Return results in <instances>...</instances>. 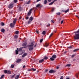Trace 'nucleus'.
I'll list each match as a JSON object with an SVG mask.
<instances>
[{
    "instance_id": "nucleus-43",
    "label": "nucleus",
    "mask_w": 79,
    "mask_h": 79,
    "mask_svg": "<svg viewBox=\"0 0 79 79\" xmlns=\"http://www.w3.org/2000/svg\"><path fill=\"white\" fill-rule=\"evenodd\" d=\"M50 23H48V24L47 25V27H49L50 26Z\"/></svg>"
},
{
    "instance_id": "nucleus-15",
    "label": "nucleus",
    "mask_w": 79,
    "mask_h": 79,
    "mask_svg": "<svg viewBox=\"0 0 79 79\" xmlns=\"http://www.w3.org/2000/svg\"><path fill=\"white\" fill-rule=\"evenodd\" d=\"M1 31L2 32H3L4 33L5 31V29H3V28H2L1 30Z\"/></svg>"
},
{
    "instance_id": "nucleus-50",
    "label": "nucleus",
    "mask_w": 79,
    "mask_h": 79,
    "mask_svg": "<svg viewBox=\"0 0 79 79\" xmlns=\"http://www.w3.org/2000/svg\"><path fill=\"white\" fill-rule=\"evenodd\" d=\"M51 22H52V23H55V21L53 20H51Z\"/></svg>"
},
{
    "instance_id": "nucleus-10",
    "label": "nucleus",
    "mask_w": 79,
    "mask_h": 79,
    "mask_svg": "<svg viewBox=\"0 0 79 79\" xmlns=\"http://www.w3.org/2000/svg\"><path fill=\"white\" fill-rule=\"evenodd\" d=\"M21 59H18L16 60V62L17 63H19V62H21Z\"/></svg>"
},
{
    "instance_id": "nucleus-2",
    "label": "nucleus",
    "mask_w": 79,
    "mask_h": 79,
    "mask_svg": "<svg viewBox=\"0 0 79 79\" xmlns=\"http://www.w3.org/2000/svg\"><path fill=\"white\" fill-rule=\"evenodd\" d=\"M74 38L75 40H78V39H79V34L77 33V34H76L74 36Z\"/></svg>"
},
{
    "instance_id": "nucleus-59",
    "label": "nucleus",
    "mask_w": 79,
    "mask_h": 79,
    "mask_svg": "<svg viewBox=\"0 0 79 79\" xmlns=\"http://www.w3.org/2000/svg\"><path fill=\"white\" fill-rule=\"evenodd\" d=\"M36 32H37V33L38 34H39V31H36Z\"/></svg>"
},
{
    "instance_id": "nucleus-31",
    "label": "nucleus",
    "mask_w": 79,
    "mask_h": 79,
    "mask_svg": "<svg viewBox=\"0 0 79 79\" xmlns=\"http://www.w3.org/2000/svg\"><path fill=\"white\" fill-rule=\"evenodd\" d=\"M15 34L17 35H18L19 34V31H15Z\"/></svg>"
},
{
    "instance_id": "nucleus-63",
    "label": "nucleus",
    "mask_w": 79,
    "mask_h": 79,
    "mask_svg": "<svg viewBox=\"0 0 79 79\" xmlns=\"http://www.w3.org/2000/svg\"><path fill=\"white\" fill-rule=\"evenodd\" d=\"M17 50H19V49L18 48H17Z\"/></svg>"
},
{
    "instance_id": "nucleus-39",
    "label": "nucleus",
    "mask_w": 79,
    "mask_h": 79,
    "mask_svg": "<svg viewBox=\"0 0 79 79\" xmlns=\"http://www.w3.org/2000/svg\"><path fill=\"white\" fill-rule=\"evenodd\" d=\"M43 41V39H41L40 40V43H42V42Z\"/></svg>"
},
{
    "instance_id": "nucleus-5",
    "label": "nucleus",
    "mask_w": 79,
    "mask_h": 79,
    "mask_svg": "<svg viewBox=\"0 0 79 79\" xmlns=\"http://www.w3.org/2000/svg\"><path fill=\"white\" fill-rule=\"evenodd\" d=\"M27 45V42H25L23 43L22 44V46L23 47H24L23 48H27V47L26 46Z\"/></svg>"
},
{
    "instance_id": "nucleus-41",
    "label": "nucleus",
    "mask_w": 79,
    "mask_h": 79,
    "mask_svg": "<svg viewBox=\"0 0 79 79\" xmlns=\"http://www.w3.org/2000/svg\"><path fill=\"white\" fill-rule=\"evenodd\" d=\"M52 35H53V33H51V35H50L49 36V38H50V37H52Z\"/></svg>"
},
{
    "instance_id": "nucleus-3",
    "label": "nucleus",
    "mask_w": 79,
    "mask_h": 79,
    "mask_svg": "<svg viewBox=\"0 0 79 79\" xmlns=\"http://www.w3.org/2000/svg\"><path fill=\"white\" fill-rule=\"evenodd\" d=\"M56 56L55 55H52V57L50 58V59L51 61H54L55 60V58H56Z\"/></svg>"
},
{
    "instance_id": "nucleus-57",
    "label": "nucleus",
    "mask_w": 79,
    "mask_h": 79,
    "mask_svg": "<svg viewBox=\"0 0 79 79\" xmlns=\"http://www.w3.org/2000/svg\"><path fill=\"white\" fill-rule=\"evenodd\" d=\"M21 18H21V17H20L19 18V19H21Z\"/></svg>"
},
{
    "instance_id": "nucleus-1",
    "label": "nucleus",
    "mask_w": 79,
    "mask_h": 79,
    "mask_svg": "<svg viewBox=\"0 0 79 79\" xmlns=\"http://www.w3.org/2000/svg\"><path fill=\"white\" fill-rule=\"evenodd\" d=\"M34 44L33 43H31V44L27 45V47H28V49L29 50H32L34 49Z\"/></svg>"
},
{
    "instance_id": "nucleus-61",
    "label": "nucleus",
    "mask_w": 79,
    "mask_h": 79,
    "mask_svg": "<svg viewBox=\"0 0 79 79\" xmlns=\"http://www.w3.org/2000/svg\"><path fill=\"white\" fill-rule=\"evenodd\" d=\"M65 79H70L69 77H68L67 78H66Z\"/></svg>"
},
{
    "instance_id": "nucleus-37",
    "label": "nucleus",
    "mask_w": 79,
    "mask_h": 79,
    "mask_svg": "<svg viewBox=\"0 0 79 79\" xmlns=\"http://www.w3.org/2000/svg\"><path fill=\"white\" fill-rule=\"evenodd\" d=\"M3 77H4V75H2L1 76L0 79H2V78H3Z\"/></svg>"
},
{
    "instance_id": "nucleus-21",
    "label": "nucleus",
    "mask_w": 79,
    "mask_h": 79,
    "mask_svg": "<svg viewBox=\"0 0 79 79\" xmlns=\"http://www.w3.org/2000/svg\"><path fill=\"white\" fill-rule=\"evenodd\" d=\"M47 3V0H45L44 1V5H46Z\"/></svg>"
},
{
    "instance_id": "nucleus-8",
    "label": "nucleus",
    "mask_w": 79,
    "mask_h": 79,
    "mask_svg": "<svg viewBox=\"0 0 79 79\" xmlns=\"http://www.w3.org/2000/svg\"><path fill=\"white\" fill-rule=\"evenodd\" d=\"M15 24L11 23L10 24V26L11 27H12V28L14 27V26H15Z\"/></svg>"
},
{
    "instance_id": "nucleus-22",
    "label": "nucleus",
    "mask_w": 79,
    "mask_h": 79,
    "mask_svg": "<svg viewBox=\"0 0 79 79\" xmlns=\"http://www.w3.org/2000/svg\"><path fill=\"white\" fill-rule=\"evenodd\" d=\"M19 10L20 11H21L23 10V8L20 6L19 7Z\"/></svg>"
},
{
    "instance_id": "nucleus-45",
    "label": "nucleus",
    "mask_w": 79,
    "mask_h": 79,
    "mask_svg": "<svg viewBox=\"0 0 79 79\" xmlns=\"http://www.w3.org/2000/svg\"><path fill=\"white\" fill-rule=\"evenodd\" d=\"M74 56H75V55H73L71 57L73 58V57H74Z\"/></svg>"
},
{
    "instance_id": "nucleus-28",
    "label": "nucleus",
    "mask_w": 79,
    "mask_h": 79,
    "mask_svg": "<svg viewBox=\"0 0 79 79\" xmlns=\"http://www.w3.org/2000/svg\"><path fill=\"white\" fill-rule=\"evenodd\" d=\"M14 3H17L18 2V0H14Z\"/></svg>"
},
{
    "instance_id": "nucleus-18",
    "label": "nucleus",
    "mask_w": 79,
    "mask_h": 79,
    "mask_svg": "<svg viewBox=\"0 0 79 79\" xmlns=\"http://www.w3.org/2000/svg\"><path fill=\"white\" fill-rule=\"evenodd\" d=\"M29 20H30V21H32L33 20V18L32 17H31L30 18Z\"/></svg>"
},
{
    "instance_id": "nucleus-6",
    "label": "nucleus",
    "mask_w": 79,
    "mask_h": 79,
    "mask_svg": "<svg viewBox=\"0 0 79 79\" xmlns=\"http://www.w3.org/2000/svg\"><path fill=\"white\" fill-rule=\"evenodd\" d=\"M32 9H31L29 10V11L28 13L27 14V16H30V15H31V11H32Z\"/></svg>"
},
{
    "instance_id": "nucleus-64",
    "label": "nucleus",
    "mask_w": 79,
    "mask_h": 79,
    "mask_svg": "<svg viewBox=\"0 0 79 79\" xmlns=\"http://www.w3.org/2000/svg\"><path fill=\"white\" fill-rule=\"evenodd\" d=\"M35 47H36V45H35Z\"/></svg>"
},
{
    "instance_id": "nucleus-27",
    "label": "nucleus",
    "mask_w": 79,
    "mask_h": 79,
    "mask_svg": "<svg viewBox=\"0 0 79 79\" xmlns=\"http://www.w3.org/2000/svg\"><path fill=\"white\" fill-rule=\"evenodd\" d=\"M11 71L10 70H7V74H11Z\"/></svg>"
},
{
    "instance_id": "nucleus-29",
    "label": "nucleus",
    "mask_w": 79,
    "mask_h": 79,
    "mask_svg": "<svg viewBox=\"0 0 79 79\" xmlns=\"http://www.w3.org/2000/svg\"><path fill=\"white\" fill-rule=\"evenodd\" d=\"M79 73H78L76 74V77H77V78L78 77V76L79 75Z\"/></svg>"
},
{
    "instance_id": "nucleus-38",
    "label": "nucleus",
    "mask_w": 79,
    "mask_h": 79,
    "mask_svg": "<svg viewBox=\"0 0 79 79\" xmlns=\"http://www.w3.org/2000/svg\"><path fill=\"white\" fill-rule=\"evenodd\" d=\"M66 66H68V67L71 66V64H67L66 65Z\"/></svg>"
},
{
    "instance_id": "nucleus-46",
    "label": "nucleus",
    "mask_w": 79,
    "mask_h": 79,
    "mask_svg": "<svg viewBox=\"0 0 79 79\" xmlns=\"http://www.w3.org/2000/svg\"><path fill=\"white\" fill-rule=\"evenodd\" d=\"M31 21L29 20L28 22V23L30 24V23H31Z\"/></svg>"
},
{
    "instance_id": "nucleus-42",
    "label": "nucleus",
    "mask_w": 79,
    "mask_h": 79,
    "mask_svg": "<svg viewBox=\"0 0 79 79\" xmlns=\"http://www.w3.org/2000/svg\"><path fill=\"white\" fill-rule=\"evenodd\" d=\"M11 67L12 68H14V66L13 64H12L11 65Z\"/></svg>"
},
{
    "instance_id": "nucleus-16",
    "label": "nucleus",
    "mask_w": 79,
    "mask_h": 79,
    "mask_svg": "<svg viewBox=\"0 0 79 79\" xmlns=\"http://www.w3.org/2000/svg\"><path fill=\"white\" fill-rule=\"evenodd\" d=\"M44 61V59H42L41 60H39V63H42L43 61Z\"/></svg>"
},
{
    "instance_id": "nucleus-9",
    "label": "nucleus",
    "mask_w": 79,
    "mask_h": 79,
    "mask_svg": "<svg viewBox=\"0 0 79 79\" xmlns=\"http://www.w3.org/2000/svg\"><path fill=\"white\" fill-rule=\"evenodd\" d=\"M56 1H57V0H54L53 1L50 3L49 5H53V3L55 2H56Z\"/></svg>"
},
{
    "instance_id": "nucleus-25",
    "label": "nucleus",
    "mask_w": 79,
    "mask_h": 79,
    "mask_svg": "<svg viewBox=\"0 0 79 79\" xmlns=\"http://www.w3.org/2000/svg\"><path fill=\"white\" fill-rule=\"evenodd\" d=\"M74 33L75 34H79V29L77 31L74 32Z\"/></svg>"
},
{
    "instance_id": "nucleus-24",
    "label": "nucleus",
    "mask_w": 79,
    "mask_h": 79,
    "mask_svg": "<svg viewBox=\"0 0 79 79\" xmlns=\"http://www.w3.org/2000/svg\"><path fill=\"white\" fill-rule=\"evenodd\" d=\"M8 72V70H5L4 71V73L5 74H7V73Z\"/></svg>"
},
{
    "instance_id": "nucleus-11",
    "label": "nucleus",
    "mask_w": 79,
    "mask_h": 79,
    "mask_svg": "<svg viewBox=\"0 0 79 79\" xmlns=\"http://www.w3.org/2000/svg\"><path fill=\"white\" fill-rule=\"evenodd\" d=\"M16 21H17V19L16 18H15L13 21V23L14 24H16Z\"/></svg>"
},
{
    "instance_id": "nucleus-30",
    "label": "nucleus",
    "mask_w": 79,
    "mask_h": 79,
    "mask_svg": "<svg viewBox=\"0 0 79 79\" xmlns=\"http://www.w3.org/2000/svg\"><path fill=\"white\" fill-rule=\"evenodd\" d=\"M15 53H16V55H18V51L17 50H16Z\"/></svg>"
},
{
    "instance_id": "nucleus-54",
    "label": "nucleus",
    "mask_w": 79,
    "mask_h": 79,
    "mask_svg": "<svg viewBox=\"0 0 79 79\" xmlns=\"http://www.w3.org/2000/svg\"><path fill=\"white\" fill-rule=\"evenodd\" d=\"M26 68V66H25V65H24L23 66V68Z\"/></svg>"
},
{
    "instance_id": "nucleus-17",
    "label": "nucleus",
    "mask_w": 79,
    "mask_h": 79,
    "mask_svg": "<svg viewBox=\"0 0 79 79\" xmlns=\"http://www.w3.org/2000/svg\"><path fill=\"white\" fill-rule=\"evenodd\" d=\"M31 3V0H29L28 2H26V4H29Z\"/></svg>"
},
{
    "instance_id": "nucleus-40",
    "label": "nucleus",
    "mask_w": 79,
    "mask_h": 79,
    "mask_svg": "<svg viewBox=\"0 0 79 79\" xmlns=\"http://www.w3.org/2000/svg\"><path fill=\"white\" fill-rule=\"evenodd\" d=\"M54 10H55V8H52V11L53 12V11H54Z\"/></svg>"
},
{
    "instance_id": "nucleus-44",
    "label": "nucleus",
    "mask_w": 79,
    "mask_h": 79,
    "mask_svg": "<svg viewBox=\"0 0 79 79\" xmlns=\"http://www.w3.org/2000/svg\"><path fill=\"white\" fill-rule=\"evenodd\" d=\"M27 71H32V69H28Z\"/></svg>"
},
{
    "instance_id": "nucleus-12",
    "label": "nucleus",
    "mask_w": 79,
    "mask_h": 79,
    "mask_svg": "<svg viewBox=\"0 0 79 79\" xmlns=\"http://www.w3.org/2000/svg\"><path fill=\"white\" fill-rule=\"evenodd\" d=\"M27 55V53H25L22 56V58H24L25 56H26Z\"/></svg>"
},
{
    "instance_id": "nucleus-7",
    "label": "nucleus",
    "mask_w": 79,
    "mask_h": 79,
    "mask_svg": "<svg viewBox=\"0 0 79 79\" xmlns=\"http://www.w3.org/2000/svg\"><path fill=\"white\" fill-rule=\"evenodd\" d=\"M49 45V43L48 42L44 44V47H48Z\"/></svg>"
},
{
    "instance_id": "nucleus-13",
    "label": "nucleus",
    "mask_w": 79,
    "mask_h": 79,
    "mask_svg": "<svg viewBox=\"0 0 79 79\" xmlns=\"http://www.w3.org/2000/svg\"><path fill=\"white\" fill-rule=\"evenodd\" d=\"M49 73H54V70H53L51 69L49 71Z\"/></svg>"
},
{
    "instance_id": "nucleus-26",
    "label": "nucleus",
    "mask_w": 79,
    "mask_h": 79,
    "mask_svg": "<svg viewBox=\"0 0 79 79\" xmlns=\"http://www.w3.org/2000/svg\"><path fill=\"white\" fill-rule=\"evenodd\" d=\"M40 6V4H39L36 5V8H38V7H39V6Z\"/></svg>"
},
{
    "instance_id": "nucleus-20",
    "label": "nucleus",
    "mask_w": 79,
    "mask_h": 79,
    "mask_svg": "<svg viewBox=\"0 0 79 79\" xmlns=\"http://www.w3.org/2000/svg\"><path fill=\"white\" fill-rule=\"evenodd\" d=\"M19 75H18L16 76V77H15V79H18L19 78Z\"/></svg>"
},
{
    "instance_id": "nucleus-51",
    "label": "nucleus",
    "mask_w": 79,
    "mask_h": 79,
    "mask_svg": "<svg viewBox=\"0 0 79 79\" xmlns=\"http://www.w3.org/2000/svg\"><path fill=\"white\" fill-rule=\"evenodd\" d=\"M21 50H22V48H19V51H21Z\"/></svg>"
},
{
    "instance_id": "nucleus-14",
    "label": "nucleus",
    "mask_w": 79,
    "mask_h": 79,
    "mask_svg": "<svg viewBox=\"0 0 79 79\" xmlns=\"http://www.w3.org/2000/svg\"><path fill=\"white\" fill-rule=\"evenodd\" d=\"M69 9H68L67 10L64 11V12L65 13H68V12H69Z\"/></svg>"
},
{
    "instance_id": "nucleus-48",
    "label": "nucleus",
    "mask_w": 79,
    "mask_h": 79,
    "mask_svg": "<svg viewBox=\"0 0 79 79\" xmlns=\"http://www.w3.org/2000/svg\"><path fill=\"white\" fill-rule=\"evenodd\" d=\"M15 75H12V76H11V77H12V78H13L14 77H15Z\"/></svg>"
},
{
    "instance_id": "nucleus-36",
    "label": "nucleus",
    "mask_w": 79,
    "mask_h": 79,
    "mask_svg": "<svg viewBox=\"0 0 79 79\" xmlns=\"http://www.w3.org/2000/svg\"><path fill=\"white\" fill-rule=\"evenodd\" d=\"M36 70V69H34L33 68L31 69V71H35Z\"/></svg>"
},
{
    "instance_id": "nucleus-32",
    "label": "nucleus",
    "mask_w": 79,
    "mask_h": 79,
    "mask_svg": "<svg viewBox=\"0 0 79 79\" xmlns=\"http://www.w3.org/2000/svg\"><path fill=\"white\" fill-rule=\"evenodd\" d=\"M18 35H15L14 38H15V39H18Z\"/></svg>"
},
{
    "instance_id": "nucleus-56",
    "label": "nucleus",
    "mask_w": 79,
    "mask_h": 79,
    "mask_svg": "<svg viewBox=\"0 0 79 79\" xmlns=\"http://www.w3.org/2000/svg\"><path fill=\"white\" fill-rule=\"evenodd\" d=\"M40 0H37L36 1V2H39V1H40Z\"/></svg>"
},
{
    "instance_id": "nucleus-58",
    "label": "nucleus",
    "mask_w": 79,
    "mask_h": 79,
    "mask_svg": "<svg viewBox=\"0 0 79 79\" xmlns=\"http://www.w3.org/2000/svg\"><path fill=\"white\" fill-rule=\"evenodd\" d=\"M20 2H23V1H24V0H19Z\"/></svg>"
},
{
    "instance_id": "nucleus-62",
    "label": "nucleus",
    "mask_w": 79,
    "mask_h": 79,
    "mask_svg": "<svg viewBox=\"0 0 79 79\" xmlns=\"http://www.w3.org/2000/svg\"><path fill=\"white\" fill-rule=\"evenodd\" d=\"M54 32H55V33H56V31H55Z\"/></svg>"
},
{
    "instance_id": "nucleus-4",
    "label": "nucleus",
    "mask_w": 79,
    "mask_h": 79,
    "mask_svg": "<svg viewBox=\"0 0 79 79\" xmlns=\"http://www.w3.org/2000/svg\"><path fill=\"white\" fill-rule=\"evenodd\" d=\"M14 5V3H12L10 4L8 6L9 8H12L13 7Z\"/></svg>"
},
{
    "instance_id": "nucleus-52",
    "label": "nucleus",
    "mask_w": 79,
    "mask_h": 79,
    "mask_svg": "<svg viewBox=\"0 0 79 79\" xmlns=\"http://www.w3.org/2000/svg\"><path fill=\"white\" fill-rule=\"evenodd\" d=\"M63 20H62L61 22V24H63Z\"/></svg>"
},
{
    "instance_id": "nucleus-47",
    "label": "nucleus",
    "mask_w": 79,
    "mask_h": 79,
    "mask_svg": "<svg viewBox=\"0 0 79 79\" xmlns=\"http://www.w3.org/2000/svg\"><path fill=\"white\" fill-rule=\"evenodd\" d=\"M73 48V47H72V46H70L68 47V48Z\"/></svg>"
},
{
    "instance_id": "nucleus-53",
    "label": "nucleus",
    "mask_w": 79,
    "mask_h": 79,
    "mask_svg": "<svg viewBox=\"0 0 79 79\" xmlns=\"http://www.w3.org/2000/svg\"><path fill=\"white\" fill-rule=\"evenodd\" d=\"M48 2H51L52 0H48Z\"/></svg>"
},
{
    "instance_id": "nucleus-19",
    "label": "nucleus",
    "mask_w": 79,
    "mask_h": 79,
    "mask_svg": "<svg viewBox=\"0 0 79 79\" xmlns=\"http://www.w3.org/2000/svg\"><path fill=\"white\" fill-rule=\"evenodd\" d=\"M79 50V49H74L73 50V52H77V51H78Z\"/></svg>"
},
{
    "instance_id": "nucleus-60",
    "label": "nucleus",
    "mask_w": 79,
    "mask_h": 79,
    "mask_svg": "<svg viewBox=\"0 0 79 79\" xmlns=\"http://www.w3.org/2000/svg\"><path fill=\"white\" fill-rule=\"evenodd\" d=\"M48 71V69H47L45 70V72H47Z\"/></svg>"
},
{
    "instance_id": "nucleus-55",
    "label": "nucleus",
    "mask_w": 79,
    "mask_h": 79,
    "mask_svg": "<svg viewBox=\"0 0 79 79\" xmlns=\"http://www.w3.org/2000/svg\"><path fill=\"white\" fill-rule=\"evenodd\" d=\"M60 68V67L59 66H57L56 67V69H59Z\"/></svg>"
},
{
    "instance_id": "nucleus-35",
    "label": "nucleus",
    "mask_w": 79,
    "mask_h": 79,
    "mask_svg": "<svg viewBox=\"0 0 79 79\" xmlns=\"http://www.w3.org/2000/svg\"><path fill=\"white\" fill-rule=\"evenodd\" d=\"M44 60H47L48 59V57H45L44 58Z\"/></svg>"
},
{
    "instance_id": "nucleus-34",
    "label": "nucleus",
    "mask_w": 79,
    "mask_h": 79,
    "mask_svg": "<svg viewBox=\"0 0 79 79\" xmlns=\"http://www.w3.org/2000/svg\"><path fill=\"white\" fill-rule=\"evenodd\" d=\"M1 26H4V25H5V24H4V23H1Z\"/></svg>"
},
{
    "instance_id": "nucleus-49",
    "label": "nucleus",
    "mask_w": 79,
    "mask_h": 79,
    "mask_svg": "<svg viewBox=\"0 0 79 79\" xmlns=\"http://www.w3.org/2000/svg\"><path fill=\"white\" fill-rule=\"evenodd\" d=\"M26 19H29V17L27 16L26 17Z\"/></svg>"
},
{
    "instance_id": "nucleus-23",
    "label": "nucleus",
    "mask_w": 79,
    "mask_h": 79,
    "mask_svg": "<svg viewBox=\"0 0 79 79\" xmlns=\"http://www.w3.org/2000/svg\"><path fill=\"white\" fill-rule=\"evenodd\" d=\"M46 34V32H45V31H43L42 32V34L43 35H45V34Z\"/></svg>"
},
{
    "instance_id": "nucleus-33",
    "label": "nucleus",
    "mask_w": 79,
    "mask_h": 79,
    "mask_svg": "<svg viewBox=\"0 0 79 79\" xmlns=\"http://www.w3.org/2000/svg\"><path fill=\"white\" fill-rule=\"evenodd\" d=\"M56 15H61V13H60V12L57 13H56Z\"/></svg>"
}]
</instances>
